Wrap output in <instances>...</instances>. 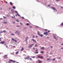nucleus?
Here are the masks:
<instances>
[{"mask_svg":"<svg viewBox=\"0 0 63 63\" xmlns=\"http://www.w3.org/2000/svg\"><path fill=\"white\" fill-rule=\"evenodd\" d=\"M0 44H4V45H7L6 42H5L3 41H1L0 42Z\"/></svg>","mask_w":63,"mask_h":63,"instance_id":"nucleus-1","label":"nucleus"},{"mask_svg":"<svg viewBox=\"0 0 63 63\" xmlns=\"http://www.w3.org/2000/svg\"><path fill=\"white\" fill-rule=\"evenodd\" d=\"M34 44H32V45L29 46L28 47L29 48H31V47H32V46H34Z\"/></svg>","mask_w":63,"mask_h":63,"instance_id":"nucleus-2","label":"nucleus"},{"mask_svg":"<svg viewBox=\"0 0 63 63\" xmlns=\"http://www.w3.org/2000/svg\"><path fill=\"white\" fill-rule=\"evenodd\" d=\"M44 35H46V36L48 35V33H47V32H44Z\"/></svg>","mask_w":63,"mask_h":63,"instance_id":"nucleus-3","label":"nucleus"},{"mask_svg":"<svg viewBox=\"0 0 63 63\" xmlns=\"http://www.w3.org/2000/svg\"><path fill=\"white\" fill-rule=\"evenodd\" d=\"M38 58H44V57L43 56H37Z\"/></svg>","mask_w":63,"mask_h":63,"instance_id":"nucleus-4","label":"nucleus"},{"mask_svg":"<svg viewBox=\"0 0 63 63\" xmlns=\"http://www.w3.org/2000/svg\"><path fill=\"white\" fill-rule=\"evenodd\" d=\"M29 59V56H28L27 57H26L25 58V60L27 59L28 60Z\"/></svg>","mask_w":63,"mask_h":63,"instance_id":"nucleus-5","label":"nucleus"},{"mask_svg":"<svg viewBox=\"0 0 63 63\" xmlns=\"http://www.w3.org/2000/svg\"><path fill=\"white\" fill-rule=\"evenodd\" d=\"M13 61V60H12L10 59V61H8V63H11V62H12Z\"/></svg>","mask_w":63,"mask_h":63,"instance_id":"nucleus-6","label":"nucleus"},{"mask_svg":"<svg viewBox=\"0 0 63 63\" xmlns=\"http://www.w3.org/2000/svg\"><path fill=\"white\" fill-rule=\"evenodd\" d=\"M32 41H33V42H34V43H37V42H36V40H34V39H32Z\"/></svg>","mask_w":63,"mask_h":63,"instance_id":"nucleus-7","label":"nucleus"},{"mask_svg":"<svg viewBox=\"0 0 63 63\" xmlns=\"http://www.w3.org/2000/svg\"><path fill=\"white\" fill-rule=\"evenodd\" d=\"M11 11L12 12V13H14V9H12L11 10Z\"/></svg>","mask_w":63,"mask_h":63,"instance_id":"nucleus-8","label":"nucleus"},{"mask_svg":"<svg viewBox=\"0 0 63 63\" xmlns=\"http://www.w3.org/2000/svg\"><path fill=\"white\" fill-rule=\"evenodd\" d=\"M12 41H14L15 42H17V41L16 40H14V39L13 38H12Z\"/></svg>","mask_w":63,"mask_h":63,"instance_id":"nucleus-9","label":"nucleus"},{"mask_svg":"<svg viewBox=\"0 0 63 63\" xmlns=\"http://www.w3.org/2000/svg\"><path fill=\"white\" fill-rule=\"evenodd\" d=\"M38 61L39 62L38 63H42V61H40V60H38Z\"/></svg>","mask_w":63,"mask_h":63,"instance_id":"nucleus-10","label":"nucleus"},{"mask_svg":"<svg viewBox=\"0 0 63 63\" xmlns=\"http://www.w3.org/2000/svg\"><path fill=\"white\" fill-rule=\"evenodd\" d=\"M51 8L52 9H53V10H54V11H55L56 10V9L54 7H51Z\"/></svg>","mask_w":63,"mask_h":63,"instance_id":"nucleus-11","label":"nucleus"},{"mask_svg":"<svg viewBox=\"0 0 63 63\" xmlns=\"http://www.w3.org/2000/svg\"><path fill=\"white\" fill-rule=\"evenodd\" d=\"M54 38L56 40H58V39H57V38H56V37L55 36H53Z\"/></svg>","mask_w":63,"mask_h":63,"instance_id":"nucleus-12","label":"nucleus"},{"mask_svg":"<svg viewBox=\"0 0 63 63\" xmlns=\"http://www.w3.org/2000/svg\"><path fill=\"white\" fill-rule=\"evenodd\" d=\"M40 49L42 50L44 49H45V48L43 47H41L40 48Z\"/></svg>","mask_w":63,"mask_h":63,"instance_id":"nucleus-13","label":"nucleus"},{"mask_svg":"<svg viewBox=\"0 0 63 63\" xmlns=\"http://www.w3.org/2000/svg\"><path fill=\"white\" fill-rule=\"evenodd\" d=\"M37 34L39 36H40V32H39V31H38L37 32Z\"/></svg>","mask_w":63,"mask_h":63,"instance_id":"nucleus-14","label":"nucleus"},{"mask_svg":"<svg viewBox=\"0 0 63 63\" xmlns=\"http://www.w3.org/2000/svg\"><path fill=\"white\" fill-rule=\"evenodd\" d=\"M10 5H11V6L13 5V3L12 2H10Z\"/></svg>","mask_w":63,"mask_h":63,"instance_id":"nucleus-15","label":"nucleus"},{"mask_svg":"<svg viewBox=\"0 0 63 63\" xmlns=\"http://www.w3.org/2000/svg\"><path fill=\"white\" fill-rule=\"evenodd\" d=\"M7 55H5L4 56L5 57H6V58H8V57H7Z\"/></svg>","mask_w":63,"mask_h":63,"instance_id":"nucleus-16","label":"nucleus"},{"mask_svg":"<svg viewBox=\"0 0 63 63\" xmlns=\"http://www.w3.org/2000/svg\"><path fill=\"white\" fill-rule=\"evenodd\" d=\"M31 57V58H35V56H33V57Z\"/></svg>","mask_w":63,"mask_h":63,"instance_id":"nucleus-17","label":"nucleus"},{"mask_svg":"<svg viewBox=\"0 0 63 63\" xmlns=\"http://www.w3.org/2000/svg\"><path fill=\"white\" fill-rule=\"evenodd\" d=\"M10 34L12 36H14V33H11Z\"/></svg>","mask_w":63,"mask_h":63,"instance_id":"nucleus-18","label":"nucleus"},{"mask_svg":"<svg viewBox=\"0 0 63 63\" xmlns=\"http://www.w3.org/2000/svg\"><path fill=\"white\" fill-rule=\"evenodd\" d=\"M23 49H24L23 48V47H22V48L21 49V51H22V50H23Z\"/></svg>","mask_w":63,"mask_h":63,"instance_id":"nucleus-19","label":"nucleus"},{"mask_svg":"<svg viewBox=\"0 0 63 63\" xmlns=\"http://www.w3.org/2000/svg\"><path fill=\"white\" fill-rule=\"evenodd\" d=\"M3 23H4L5 24H6L7 23V22H3Z\"/></svg>","mask_w":63,"mask_h":63,"instance_id":"nucleus-20","label":"nucleus"},{"mask_svg":"<svg viewBox=\"0 0 63 63\" xmlns=\"http://www.w3.org/2000/svg\"><path fill=\"white\" fill-rule=\"evenodd\" d=\"M18 52H19V51H18L17 52H16V54H17V53H18Z\"/></svg>","mask_w":63,"mask_h":63,"instance_id":"nucleus-21","label":"nucleus"},{"mask_svg":"<svg viewBox=\"0 0 63 63\" xmlns=\"http://www.w3.org/2000/svg\"><path fill=\"white\" fill-rule=\"evenodd\" d=\"M30 28H32V26H30Z\"/></svg>","mask_w":63,"mask_h":63,"instance_id":"nucleus-22","label":"nucleus"},{"mask_svg":"<svg viewBox=\"0 0 63 63\" xmlns=\"http://www.w3.org/2000/svg\"><path fill=\"white\" fill-rule=\"evenodd\" d=\"M12 62H13V63H14V62H16V61H12Z\"/></svg>","mask_w":63,"mask_h":63,"instance_id":"nucleus-23","label":"nucleus"},{"mask_svg":"<svg viewBox=\"0 0 63 63\" xmlns=\"http://www.w3.org/2000/svg\"><path fill=\"white\" fill-rule=\"evenodd\" d=\"M26 40H28V37H27L26 38Z\"/></svg>","mask_w":63,"mask_h":63,"instance_id":"nucleus-24","label":"nucleus"},{"mask_svg":"<svg viewBox=\"0 0 63 63\" xmlns=\"http://www.w3.org/2000/svg\"><path fill=\"white\" fill-rule=\"evenodd\" d=\"M39 36H41V37H43V35H40V34Z\"/></svg>","mask_w":63,"mask_h":63,"instance_id":"nucleus-25","label":"nucleus"},{"mask_svg":"<svg viewBox=\"0 0 63 63\" xmlns=\"http://www.w3.org/2000/svg\"><path fill=\"white\" fill-rule=\"evenodd\" d=\"M12 8L14 9H16V7H14V6Z\"/></svg>","mask_w":63,"mask_h":63,"instance_id":"nucleus-26","label":"nucleus"},{"mask_svg":"<svg viewBox=\"0 0 63 63\" xmlns=\"http://www.w3.org/2000/svg\"><path fill=\"white\" fill-rule=\"evenodd\" d=\"M17 16H20V15H19V14H17Z\"/></svg>","mask_w":63,"mask_h":63,"instance_id":"nucleus-27","label":"nucleus"},{"mask_svg":"<svg viewBox=\"0 0 63 63\" xmlns=\"http://www.w3.org/2000/svg\"><path fill=\"white\" fill-rule=\"evenodd\" d=\"M49 58H48L47 59V61H49Z\"/></svg>","mask_w":63,"mask_h":63,"instance_id":"nucleus-28","label":"nucleus"},{"mask_svg":"<svg viewBox=\"0 0 63 63\" xmlns=\"http://www.w3.org/2000/svg\"><path fill=\"white\" fill-rule=\"evenodd\" d=\"M3 18H5V19H6V17L3 16Z\"/></svg>","mask_w":63,"mask_h":63,"instance_id":"nucleus-29","label":"nucleus"},{"mask_svg":"<svg viewBox=\"0 0 63 63\" xmlns=\"http://www.w3.org/2000/svg\"><path fill=\"white\" fill-rule=\"evenodd\" d=\"M39 53V52H36L35 53V54H37V53Z\"/></svg>","mask_w":63,"mask_h":63,"instance_id":"nucleus-30","label":"nucleus"},{"mask_svg":"<svg viewBox=\"0 0 63 63\" xmlns=\"http://www.w3.org/2000/svg\"><path fill=\"white\" fill-rule=\"evenodd\" d=\"M18 32V31H16L15 32V33H17Z\"/></svg>","mask_w":63,"mask_h":63,"instance_id":"nucleus-31","label":"nucleus"},{"mask_svg":"<svg viewBox=\"0 0 63 63\" xmlns=\"http://www.w3.org/2000/svg\"><path fill=\"white\" fill-rule=\"evenodd\" d=\"M61 25L62 26H63V23H62L61 24Z\"/></svg>","mask_w":63,"mask_h":63,"instance_id":"nucleus-32","label":"nucleus"},{"mask_svg":"<svg viewBox=\"0 0 63 63\" xmlns=\"http://www.w3.org/2000/svg\"><path fill=\"white\" fill-rule=\"evenodd\" d=\"M53 60H55V58H54V59H52Z\"/></svg>","mask_w":63,"mask_h":63,"instance_id":"nucleus-33","label":"nucleus"},{"mask_svg":"<svg viewBox=\"0 0 63 63\" xmlns=\"http://www.w3.org/2000/svg\"><path fill=\"white\" fill-rule=\"evenodd\" d=\"M27 25H29V23H27L26 24Z\"/></svg>","mask_w":63,"mask_h":63,"instance_id":"nucleus-34","label":"nucleus"},{"mask_svg":"<svg viewBox=\"0 0 63 63\" xmlns=\"http://www.w3.org/2000/svg\"><path fill=\"white\" fill-rule=\"evenodd\" d=\"M14 17L12 16V18H14L15 17V16H14Z\"/></svg>","mask_w":63,"mask_h":63,"instance_id":"nucleus-35","label":"nucleus"},{"mask_svg":"<svg viewBox=\"0 0 63 63\" xmlns=\"http://www.w3.org/2000/svg\"><path fill=\"white\" fill-rule=\"evenodd\" d=\"M41 53H44V52L43 51H41Z\"/></svg>","mask_w":63,"mask_h":63,"instance_id":"nucleus-36","label":"nucleus"},{"mask_svg":"<svg viewBox=\"0 0 63 63\" xmlns=\"http://www.w3.org/2000/svg\"><path fill=\"white\" fill-rule=\"evenodd\" d=\"M3 32H4V33H5V32H6V31H3Z\"/></svg>","mask_w":63,"mask_h":63,"instance_id":"nucleus-37","label":"nucleus"},{"mask_svg":"<svg viewBox=\"0 0 63 63\" xmlns=\"http://www.w3.org/2000/svg\"><path fill=\"white\" fill-rule=\"evenodd\" d=\"M3 33V32L2 31H1V32H0V34H1V33Z\"/></svg>","mask_w":63,"mask_h":63,"instance_id":"nucleus-38","label":"nucleus"},{"mask_svg":"<svg viewBox=\"0 0 63 63\" xmlns=\"http://www.w3.org/2000/svg\"><path fill=\"white\" fill-rule=\"evenodd\" d=\"M16 21H17V22H19V20H18V19L17 20H16Z\"/></svg>","mask_w":63,"mask_h":63,"instance_id":"nucleus-39","label":"nucleus"},{"mask_svg":"<svg viewBox=\"0 0 63 63\" xmlns=\"http://www.w3.org/2000/svg\"><path fill=\"white\" fill-rule=\"evenodd\" d=\"M30 60L31 61V60H32V58H30Z\"/></svg>","mask_w":63,"mask_h":63,"instance_id":"nucleus-40","label":"nucleus"},{"mask_svg":"<svg viewBox=\"0 0 63 63\" xmlns=\"http://www.w3.org/2000/svg\"><path fill=\"white\" fill-rule=\"evenodd\" d=\"M17 34H18V35H19V34H20V33H19V32H18Z\"/></svg>","mask_w":63,"mask_h":63,"instance_id":"nucleus-41","label":"nucleus"},{"mask_svg":"<svg viewBox=\"0 0 63 63\" xmlns=\"http://www.w3.org/2000/svg\"><path fill=\"white\" fill-rule=\"evenodd\" d=\"M9 10H11V8H10V7H9Z\"/></svg>","mask_w":63,"mask_h":63,"instance_id":"nucleus-42","label":"nucleus"},{"mask_svg":"<svg viewBox=\"0 0 63 63\" xmlns=\"http://www.w3.org/2000/svg\"><path fill=\"white\" fill-rule=\"evenodd\" d=\"M1 41V38H0V41Z\"/></svg>","mask_w":63,"mask_h":63,"instance_id":"nucleus-43","label":"nucleus"},{"mask_svg":"<svg viewBox=\"0 0 63 63\" xmlns=\"http://www.w3.org/2000/svg\"><path fill=\"white\" fill-rule=\"evenodd\" d=\"M22 18H23V19H24V17H22Z\"/></svg>","mask_w":63,"mask_h":63,"instance_id":"nucleus-44","label":"nucleus"},{"mask_svg":"<svg viewBox=\"0 0 63 63\" xmlns=\"http://www.w3.org/2000/svg\"><path fill=\"white\" fill-rule=\"evenodd\" d=\"M61 49H63V47H62L61 48Z\"/></svg>","mask_w":63,"mask_h":63,"instance_id":"nucleus-45","label":"nucleus"},{"mask_svg":"<svg viewBox=\"0 0 63 63\" xmlns=\"http://www.w3.org/2000/svg\"><path fill=\"white\" fill-rule=\"evenodd\" d=\"M15 13H17V11H15Z\"/></svg>","mask_w":63,"mask_h":63,"instance_id":"nucleus-46","label":"nucleus"},{"mask_svg":"<svg viewBox=\"0 0 63 63\" xmlns=\"http://www.w3.org/2000/svg\"><path fill=\"white\" fill-rule=\"evenodd\" d=\"M13 22V23H14V24H15V23H16L15 22Z\"/></svg>","mask_w":63,"mask_h":63,"instance_id":"nucleus-47","label":"nucleus"},{"mask_svg":"<svg viewBox=\"0 0 63 63\" xmlns=\"http://www.w3.org/2000/svg\"><path fill=\"white\" fill-rule=\"evenodd\" d=\"M45 31H47V29H45Z\"/></svg>","mask_w":63,"mask_h":63,"instance_id":"nucleus-48","label":"nucleus"},{"mask_svg":"<svg viewBox=\"0 0 63 63\" xmlns=\"http://www.w3.org/2000/svg\"><path fill=\"white\" fill-rule=\"evenodd\" d=\"M17 27H19V26H17Z\"/></svg>","mask_w":63,"mask_h":63,"instance_id":"nucleus-49","label":"nucleus"},{"mask_svg":"<svg viewBox=\"0 0 63 63\" xmlns=\"http://www.w3.org/2000/svg\"><path fill=\"white\" fill-rule=\"evenodd\" d=\"M38 51V50L36 49L35 50V51Z\"/></svg>","mask_w":63,"mask_h":63,"instance_id":"nucleus-50","label":"nucleus"},{"mask_svg":"<svg viewBox=\"0 0 63 63\" xmlns=\"http://www.w3.org/2000/svg\"><path fill=\"white\" fill-rule=\"evenodd\" d=\"M6 47H7V48L8 47V46H7V45H6Z\"/></svg>","mask_w":63,"mask_h":63,"instance_id":"nucleus-51","label":"nucleus"},{"mask_svg":"<svg viewBox=\"0 0 63 63\" xmlns=\"http://www.w3.org/2000/svg\"><path fill=\"white\" fill-rule=\"evenodd\" d=\"M20 23L21 24V25H22V23H21V22H20Z\"/></svg>","mask_w":63,"mask_h":63,"instance_id":"nucleus-52","label":"nucleus"},{"mask_svg":"<svg viewBox=\"0 0 63 63\" xmlns=\"http://www.w3.org/2000/svg\"><path fill=\"white\" fill-rule=\"evenodd\" d=\"M2 19H3V18H0V20H2Z\"/></svg>","mask_w":63,"mask_h":63,"instance_id":"nucleus-53","label":"nucleus"},{"mask_svg":"<svg viewBox=\"0 0 63 63\" xmlns=\"http://www.w3.org/2000/svg\"><path fill=\"white\" fill-rule=\"evenodd\" d=\"M61 9H62V8H63V7L61 6Z\"/></svg>","mask_w":63,"mask_h":63,"instance_id":"nucleus-54","label":"nucleus"},{"mask_svg":"<svg viewBox=\"0 0 63 63\" xmlns=\"http://www.w3.org/2000/svg\"><path fill=\"white\" fill-rule=\"evenodd\" d=\"M48 7H49L50 6V5H48Z\"/></svg>","mask_w":63,"mask_h":63,"instance_id":"nucleus-55","label":"nucleus"},{"mask_svg":"<svg viewBox=\"0 0 63 63\" xmlns=\"http://www.w3.org/2000/svg\"><path fill=\"white\" fill-rule=\"evenodd\" d=\"M63 43L62 44H61V45L62 46H63Z\"/></svg>","mask_w":63,"mask_h":63,"instance_id":"nucleus-56","label":"nucleus"},{"mask_svg":"<svg viewBox=\"0 0 63 63\" xmlns=\"http://www.w3.org/2000/svg\"><path fill=\"white\" fill-rule=\"evenodd\" d=\"M15 16H17V15H16H16H15Z\"/></svg>","mask_w":63,"mask_h":63,"instance_id":"nucleus-57","label":"nucleus"},{"mask_svg":"<svg viewBox=\"0 0 63 63\" xmlns=\"http://www.w3.org/2000/svg\"><path fill=\"white\" fill-rule=\"evenodd\" d=\"M32 38H34V36H33L32 37Z\"/></svg>","mask_w":63,"mask_h":63,"instance_id":"nucleus-58","label":"nucleus"},{"mask_svg":"<svg viewBox=\"0 0 63 63\" xmlns=\"http://www.w3.org/2000/svg\"><path fill=\"white\" fill-rule=\"evenodd\" d=\"M0 10H2V8H0Z\"/></svg>","mask_w":63,"mask_h":63,"instance_id":"nucleus-59","label":"nucleus"},{"mask_svg":"<svg viewBox=\"0 0 63 63\" xmlns=\"http://www.w3.org/2000/svg\"><path fill=\"white\" fill-rule=\"evenodd\" d=\"M37 45L36 44L35 45V47H37Z\"/></svg>","mask_w":63,"mask_h":63,"instance_id":"nucleus-60","label":"nucleus"},{"mask_svg":"<svg viewBox=\"0 0 63 63\" xmlns=\"http://www.w3.org/2000/svg\"><path fill=\"white\" fill-rule=\"evenodd\" d=\"M48 32H50V31H48Z\"/></svg>","mask_w":63,"mask_h":63,"instance_id":"nucleus-61","label":"nucleus"},{"mask_svg":"<svg viewBox=\"0 0 63 63\" xmlns=\"http://www.w3.org/2000/svg\"><path fill=\"white\" fill-rule=\"evenodd\" d=\"M59 59H61V58H60V57L59 58Z\"/></svg>","mask_w":63,"mask_h":63,"instance_id":"nucleus-62","label":"nucleus"},{"mask_svg":"<svg viewBox=\"0 0 63 63\" xmlns=\"http://www.w3.org/2000/svg\"><path fill=\"white\" fill-rule=\"evenodd\" d=\"M51 48H53V47L51 46Z\"/></svg>","mask_w":63,"mask_h":63,"instance_id":"nucleus-63","label":"nucleus"},{"mask_svg":"<svg viewBox=\"0 0 63 63\" xmlns=\"http://www.w3.org/2000/svg\"><path fill=\"white\" fill-rule=\"evenodd\" d=\"M47 38H49V37H47Z\"/></svg>","mask_w":63,"mask_h":63,"instance_id":"nucleus-64","label":"nucleus"}]
</instances>
